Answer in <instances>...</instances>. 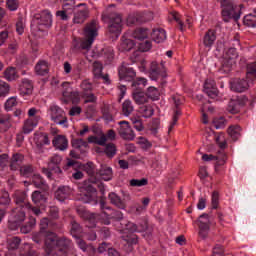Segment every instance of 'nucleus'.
Listing matches in <instances>:
<instances>
[{"mask_svg":"<svg viewBox=\"0 0 256 256\" xmlns=\"http://www.w3.org/2000/svg\"><path fill=\"white\" fill-rule=\"evenodd\" d=\"M43 249L47 256H67L69 249H71V239L50 232L46 234Z\"/></svg>","mask_w":256,"mask_h":256,"instance_id":"f257e3e1","label":"nucleus"},{"mask_svg":"<svg viewBox=\"0 0 256 256\" xmlns=\"http://www.w3.org/2000/svg\"><path fill=\"white\" fill-rule=\"evenodd\" d=\"M97 188L101 195H105V184H103L97 177L88 178L83 182V190L85 193L80 197L82 203H91L97 205Z\"/></svg>","mask_w":256,"mask_h":256,"instance_id":"f03ea898","label":"nucleus"},{"mask_svg":"<svg viewBox=\"0 0 256 256\" xmlns=\"http://www.w3.org/2000/svg\"><path fill=\"white\" fill-rule=\"evenodd\" d=\"M220 3V7L222 9L221 15L222 19L225 23H229L231 19L237 23L239 19H241V9L243 8V4H240L237 8L235 2L233 0H217Z\"/></svg>","mask_w":256,"mask_h":256,"instance_id":"7ed1b4c3","label":"nucleus"},{"mask_svg":"<svg viewBox=\"0 0 256 256\" xmlns=\"http://www.w3.org/2000/svg\"><path fill=\"white\" fill-rule=\"evenodd\" d=\"M102 20L108 23V33L114 37H119L123 31V16L116 12L103 13Z\"/></svg>","mask_w":256,"mask_h":256,"instance_id":"20e7f679","label":"nucleus"},{"mask_svg":"<svg viewBox=\"0 0 256 256\" xmlns=\"http://www.w3.org/2000/svg\"><path fill=\"white\" fill-rule=\"evenodd\" d=\"M62 161L63 157L59 154H54L49 158L47 168H42V173L50 180H53V173H56V175H63V170L61 169Z\"/></svg>","mask_w":256,"mask_h":256,"instance_id":"39448f33","label":"nucleus"},{"mask_svg":"<svg viewBox=\"0 0 256 256\" xmlns=\"http://www.w3.org/2000/svg\"><path fill=\"white\" fill-rule=\"evenodd\" d=\"M76 169L78 167L82 171H85L87 175L89 176V179L92 177H95V173H97L95 163L93 162H87L86 164L79 163L77 160H73L70 158H67V163L66 165L63 166L64 171H69V169Z\"/></svg>","mask_w":256,"mask_h":256,"instance_id":"423d86ee","label":"nucleus"},{"mask_svg":"<svg viewBox=\"0 0 256 256\" xmlns=\"http://www.w3.org/2000/svg\"><path fill=\"white\" fill-rule=\"evenodd\" d=\"M26 215L23 208H13L11 210L10 219L8 221V227L11 231H17L21 227V223L25 221Z\"/></svg>","mask_w":256,"mask_h":256,"instance_id":"0eeeda50","label":"nucleus"},{"mask_svg":"<svg viewBox=\"0 0 256 256\" xmlns=\"http://www.w3.org/2000/svg\"><path fill=\"white\" fill-rule=\"evenodd\" d=\"M198 235L201 239H207L209 237V231L211 230V220L209 219V214L203 213L199 216L198 220Z\"/></svg>","mask_w":256,"mask_h":256,"instance_id":"6e6552de","label":"nucleus"},{"mask_svg":"<svg viewBox=\"0 0 256 256\" xmlns=\"http://www.w3.org/2000/svg\"><path fill=\"white\" fill-rule=\"evenodd\" d=\"M247 96H240L236 99H231L227 106V112L232 115H237L241 111V107L247 105Z\"/></svg>","mask_w":256,"mask_h":256,"instance_id":"1a4fd4ad","label":"nucleus"},{"mask_svg":"<svg viewBox=\"0 0 256 256\" xmlns=\"http://www.w3.org/2000/svg\"><path fill=\"white\" fill-rule=\"evenodd\" d=\"M120 81H134L137 77V72L129 64L123 63L118 70Z\"/></svg>","mask_w":256,"mask_h":256,"instance_id":"9d476101","label":"nucleus"},{"mask_svg":"<svg viewBox=\"0 0 256 256\" xmlns=\"http://www.w3.org/2000/svg\"><path fill=\"white\" fill-rule=\"evenodd\" d=\"M119 125L118 134L120 137L125 141H133L135 139V132L131 129L129 123L127 121H120Z\"/></svg>","mask_w":256,"mask_h":256,"instance_id":"9b49d317","label":"nucleus"},{"mask_svg":"<svg viewBox=\"0 0 256 256\" xmlns=\"http://www.w3.org/2000/svg\"><path fill=\"white\" fill-rule=\"evenodd\" d=\"M51 111V119L56 123L57 125H64V127H67V117L63 116V111L59 106L53 105L50 107Z\"/></svg>","mask_w":256,"mask_h":256,"instance_id":"f8f14e48","label":"nucleus"},{"mask_svg":"<svg viewBox=\"0 0 256 256\" xmlns=\"http://www.w3.org/2000/svg\"><path fill=\"white\" fill-rule=\"evenodd\" d=\"M72 13L74 14L73 23L76 25H81L85 23V21H87V19L89 18V8H76Z\"/></svg>","mask_w":256,"mask_h":256,"instance_id":"ddd939ff","label":"nucleus"},{"mask_svg":"<svg viewBox=\"0 0 256 256\" xmlns=\"http://www.w3.org/2000/svg\"><path fill=\"white\" fill-rule=\"evenodd\" d=\"M204 93L210 97V99H215L219 95V90L217 89V84L213 79H207L204 83Z\"/></svg>","mask_w":256,"mask_h":256,"instance_id":"4468645a","label":"nucleus"},{"mask_svg":"<svg viewBox=\"0 0 256 256\" xmlns=\"http://www.w3.org/2000/svg\"><path fill=\"white\" fill-rule=\"evenodd\" d=\"M71 145L73 149L80 152V155H82L83 157L87 155V149H89V142L83 140V138L72 139Z\"/></svg>","mask_w":256,"mask_h":256,"instance_id":"2eb2a0df","label":"nucleus"},{"mask_svg":"<svg viewBox=\"0 0 256 256\" xmlns=\"http://www.w3.org/2000/svg\"><path fill=\"white\" fill-rule=\"evenodd\" d=\"M249 89V81L241 78H236L231 82V90L235 93H244Z\"/></svg>","mask_w":256,"mask_h":256,"instance_id":"dca6fc26","label":"nucleus"},{"mask_svg":"<svg viewBox=\"0 0 256 256\" xmlns=\"http://www.w3.org/2000/svg\"><path fill=\"white\" fill-rule=\"evenodd\" d=\"M36 19L38 20V25H42L43 27L49 28L53 25V18L50 11H42L36 16Z\"/></svg>","mask_w":256,"mask_h":256,"instance_id":"f3484780","label":"nucleus"},{"mask_svg":"<svg viewBox=\"0 0 256 256\" xmlns=\"http://www.w3.org/2000/svg\"><path fill=\"white\" fill-rule=\"evenodd\" d=\"M97 35V21L92 20L90 23L86 24L84 28V37L95 41V37H97Z\"/></svg>","mask_w":256,"mask_h":256,"instance_id":"a211bd4d","label":"nucleus"},{"mask_svg":"<svg viewBox=\"0 0 256 256\" xmlns=\"http://www.w3.org/2000/svg\"><path fill=\"white\" fill-rule=\"evenodd\" d=\"M132 99L136 103V105H145V103H149V98L147 94L143 90L134 89L132 92Z\"/></svg>","mask_w":256,"mask_h":256,"instance_id":"6ab92c4d","label":"nucleus"},{"mask_svg":"<svg viewBox=\"0 0 256 256\" xmlns=\"http://www.w3.org/2000/svg\"><path fill=\"white\" fill-rule=\"evenodd\" d=\"M23 161H25V156L21 153H14L10 159V170L17 171L20 169L21 165H23Z\"/></svg>","mask_w":256,"mask_h":256,"instance_id":"aec40b11","label":"nucleus"},{"mask_svg":"<svg viewBox=\"0 0 256 256\" xmlns=\"http://www.w3.org/2000/svg\"><path fill=\"white\" fill-rule=\"evenodd\" d=\"M32 184L37 189H41L44 193H47L49 191V184L45 182V179L42 178L41 174H34L32 176Z\"/></svg>","mask_w":256,"mask_h":256,"instance_id":"412c9836","label":"nucleus"},{"mask_svg":"<svg viewBox=\"0 0 256 256\" xmlns=\"http://www.w3.org/2000/svg\"><path fill=\"white\" fill-rule=\"evenodd\" d=\"M34 143L37 149H43V145H50L49 135L45 132L34 134Z\"/></svg>","mask_w":256,"mask_h":256,"instance_id":"4be33fe9","label":"nucleus"},{"mask_svg":"<svg viewBox=\"0 0 256 256\" xmlns=\"http://www.w3.org/2000/svg\"><path fill=\"white\" fill-rule=\"evenodd\" d=\"M53 147L56 149H59L60 151H65L67 147H69V141L67 140V137L64 135H58L55 136L52 140Z\"/></svg>","mask_w":256,"mask_h":256,"instance_id":"5701e85b","label":"nucleus"},{"mask_svg":"<svg viewBox=\"0 0 256 256\" xmlns=\"http://www.w3.org/2000/svg\"><path fill=\"white\" fill-rule=\"evenodd\" d=\"M39 124V116H35L33 118H28L27 120L24 121L23 124V133L25 135H29L33 129Z\"/></svg>","mask_w":256,"mask_h":256,"instance_id":"b1692460","label":"nucleus"},{"mask_svg":"<svg viewBox=\"0 0 256 256\" xmlns=\"http://www.w3.org/2000/svg\"><path fill=\"white\" fill-rule=\"evenodd\" d=\"M71 194V188H69V186H60L57 188V190L54 193L55 199H57V201H65V199H67L69 197V195Z\"/></svg>","mask_w":256,"mask_h":256,"instance_id":"393cba45","label":"nucleus"},{"mask_svg":"<svg viewBox=\"0 0 256 256\" xmlns=\"http://www.w3.org/2000/svg\"><path fill=\"white\" fill-rule=\"evenodd\" d=\"M159 75L161 77H166L165 70H161L157 62H152L150 65V78L153 81H157V79L159 78Z\"/></svg>","mask_w":256,"mask_h":256,"instance_id":"a878e982","label":"nucleus"},{"mask_svg":"<svg viewBox=\"0 0 256 256\" xmlns=\"http://www.w3.org/2000/svg\"><path fill=\"white\" fill-rule=\"evenodd\" d=\"M19 91L20 95H31V93H33V81L29 79H22Z\"/></svg>","mask_w":256,"mask_h":256,"instance_id":"bb28decb","label":"nucleus"},{"mask_svg":"<svg viewBox=\"0 0 256 256\" xmlns=\"http://www.w3.org/2000/svg\"><path fill=\"white\" fill-rule=\"evenodd\" d=\"M104 181L113 179V169L107 165H101V168L96 172Z\"/></svg>","mask_w":256,"mask_h":256,"instance_id":"cd10ccee","label":"nucleus"},{"mask_svg":"<svg viewBox=\"0 0 256 256\" xmlns=\"http://www.w3.org/2000/svg\"><path fill=\"white\" fill-rule=\"evenodd\" d=\"M14 201L16 205H20V207H26L27 209H31V204L27 202V194L25 192H16L14 196Z\"/></svg>","mask_w":256,"mask_h":256,"instance_id":"c85d7f7f","label":"nucleus"},{"mask_svg":"<svg viewBox=\"0 0 256 256\" xmlns=\"http://www.w3.org/2000/svg\"><path fill=\"white\" fill-rule=\"evenodd\" d=\"M120 225L122 227V229L120 230V233H132V234H135L138 231L137 224H135V223H133L131 221L123 220Z\"/></svg>","mask_w":256,"mask_h":256,"instance_id":"c756f323","label":"nucleus"},{"mask_svg":"<svg viewBox=\"0 0 256 256\" xmlns=\"http://www.w3.org/2000/svg\"><path fill=\"white\" fill-rule=\"evenodd\" d=\"M44 191L36 190L32 193V201L34 205H43V203H47V194Z\"/></svg>","mask_w":256,"mask_h":256,"instance_id":"7c9ffc66","label":"nucleus"},{"mask_svg":"<svg viewBox=\"0 0 256 256\" xmlns=\"http://www.w3.org/2000/svg\"><path fill=\"white\" fill-rule=\"evenodd\" d=\"M36 225H37V218L30 216L28 218V221L26 222V224H24L20 227V231L24 235H27V233H31V231H33V229L35 228Z\"/></svg>","mask_w":256,"mask_h":256,"instance_id":"2f4dec72","label":"nucleus"},{"mask_svg":"<svg viewBox=\"0 0 256 256\" xmlns=\"http://www.w3.org/2000/svg\"><path fill=\"white\" fill-rule=\"evenodd\" d=\"M217 39V32L215 30H208L203 38V45L205 47H213V43H215Z\"/></svg>","mask_w":256,"mask_h":256,"instance_id":"473e14b6","label":"nucleus"},{"mask_svg":"<svg viewBox=\"0 0 256 256\" xmlns=\"http://www.w3.org/2000/svg\"><path fill=\"white\" fill-rule=\"evenodd\" d=\"M151 37L155 43H163V41L167 39V33L163 28L154 29L151 33Z\"/></svg>","mask_w":256,"mask_h":256,"instance_id":"72a5a7b5","label":"nucleus"},{"mask_svg":"<svg viewBox=\"0 0 256 256\" xmlns=\"http://www.w3.org/2000/svg\"><path fill=\"white\" fill-rule=\"evenodd\" d=\"M70 225V235H72L74 239H79V237H81V234L83 233V227H81V224H79V222H77L76 220H71Z\"/></svg>","mask_w":256,"mask_h":256,"instance_id":"f704fd0d","label":"nucleus"},{"mask_svg":"<svg viewBox=\"0 0 256 256\" xmlns=\"http://www.w3.org/2000/svg\"><path fill=\"white\" fill-rule=\"evenodd\" d=\"M35 71L37 75L45 77L49 73V63L45 60H40L35 66Z\"/></svg>","mask_w":256,"mask_h":256,"instance_id":"c9c22d12","label":"nucleus"},{"mask_svg":"<svg viewBox=\"0 0 256 256\" xmlns=\"http://www.w3.org/2000/svg\"><path fill=\"white\" fill-rule=\"evenodd\" d=\"M108 199L112 205H115V207H118V209H125V201L121 199L119 195L115 192H111L108 195Z\"/></svg>","mask_w":256,"mask_h":256,"instance_id":"e433bc0d","label":"nucleus"},{"mask_svg":"<svg viewBox=\"0 0 256 256\" xmlns=\"http://www.w3.org/2000/svg\"><path fill=\"white\" fill-rule=\"evenodd\" d=\"M121 233V239L125 241L128 245H137L139 243V238L136 234H133L131 232H120Z\"/></svg>","mask_w":256,"mask_h":256,"instance_id":"4c0bfd02","label":"nucleus"},{"mask_svg":"<svg viewBox=\"0 0 256 256\" xmlns=\"http://www.w3.org/2000/svg\"><path fill=\"white\" fill-rule=\"evenodd\" d=\"M9 205H11V197L9 196V192L0 191V209H5L7 213V209H9Z\"/></svg>","mask_w":256,"mask_h":256,"instance_id":"58836bf2","label":"nucleus"},{"mask_svg":"<svg viewBox=\"0 0 256 256\" xmlns=\"http://www.w3.org/2000/svg\"><path fill=\"white\" fill-rule=\"evenodd\" d=\"M233 65H235V60L229 59V58H224L219 71L221 73H231V71L233 69Z\"/></svg>","mask_w":256,"mask_h":256,"instance_id":"ea45409f","label":"nucleus"},{"mask_svg":"<svg viewBox=\"0 0 256 256\" xmlns=\"http://www.w3.org/2000/svg\"><path fill=\"white\" fill-rule=\"evenodd\" d=\"M246 69V78L253 83L256 79V61L248 63Z\"/></svg>","mask_w":256,"mask_h":256,"instance_id":"a19ab883","label":"nucleus"},{"mask_svg":"<svg viewBox=\"0 0 256 256\" xmlns=\"http://www.w3.org/2000/svg\"><path fill=\"white\" fill-rule=\"evenodd\" d=\"M149 36V29L147 28H137L132 33V37L134 39H137L138 41H143L144 39H147Z\"/></svg>","mask_w":256,"mask_h":256,"instance_id":"79ce46f5","label":"nucleus"},{"mask_svg":"<svg viewBox=\"0 0 256 256\" xmlns=\"http://www.w3.org/2000/svg\"><path fill=\"white\" fill-rule=\"evenodd\" d=\"M135 48V41L132 39L125 38L122 40L119 46V51L125 53V51H131Z\"/></svg>","mask_w":256,"mask_h":256,"instance_id":"37998d69","label":"nucleus"},{"mask_svg":"<svg viewBox=\"0 0 256 256\" xmlns=\"http://www.w3.org/2000/svg\"><path fill=\"white\" fill-rule=\"evenodd\" d=\"M227 132L233 141H238L239 137H241V126H230Z\"/></svg>","mask_w":256,"mask_h":256,"instance_id":"c03bdc74","label":"nucleus"},{"mask_svg":"<svg viewBox=\"0 0 256 256\" xmlns=\"http://www.w3.org/2000/svg\"><path fill=\"white\" fill-rule=\"evenodd\" d=\"M104 153L108 159H113L117 155V146L114 143H108L105 145Z\"/></svg>","mask_w":256,"mask_h":256,"instance_id":"a18cd8bd","label":"nucleus"},{"mask_svg":"<svg viewBox=\"0 0 256 256\" xmlns=\"http://www.w3.org/2000/svg\"><path fill=\"white\" fill-rule=\"evenodd\" d=\"M135 111V108L133 107V102L131 100H125L122 104V113L125 117H129L131 113Z\"/></svg>","mask_w":256,"mask_h":256,"instance_id":"49530a36","label":"nucleus"},{"mask_svg":"<svg viewBox=\"0 0 256 256\" xmlns=\"http://www.w3.org/2000/svg\"><path fill=\"white\" fill-rule=\"evenodd\" d=\"M92 67L94 78L101 79L103 75V64L100 61H94Z\"/></svg>","mask_w":256,"mask_h":256,"instance_id":"de8ad7c7","label":"nucleus"},{"mask_svg":"<svg viewBox=\"0 0 256 256\" xmlns=\"http://www.w3.org/2000/svg\"><path fill=\"white\" fill-rule=\"evenodd\" d=\"M76 239H77L76 243H77L79 249H81V251L85 252V251H87V249H90V251L92 253H95L97 251V249H95L93 247V245H88L87 242H85V240H83V239H80V237H78Z\"/></svg>","mask_w":256,"mask_h":256,"instance_id":"09e8293b","label":"nucleus"},{"mask_svg":"<svg viewBox=\"0 0 256 256\" xmlns=\"http://www.w3.org/2000/svg\"><path fill=\"white\" fill-rule=\"evenodd\" d=\"M146 96L148 97V99H152V101H159L160 93L157 88L150 86L147 89Z\"/></svg>","mask_w":256,"mask_h":256,"instance_id":"8fccbe9b","label":"nucleus"},{"mask_svg":"<svg viewBox=\"0 0 256 256\" xmlns=\"http://www.w3.org/2000/svg\"><path fill=\"white\" fill-rule=\"evenodd\" d=\"M4 77L7 79V81H15L17 79V70L15 67L7 68L4 71Z\"/></svg>","mask_w":256,"mask_h":256,"instance_id":"3c124183","label":"nucleus"},{"mask_svg":"<svg viewBox=\"0 0 256 256\" xmlns=\"http://www.w3.org/2000/svg\"><path fill=\"white\" fill-rule=\"evenodd\" d=\"M46 237H47V234L38 231L32 234V241H34L36 245H43V242L45 243Z\"/></svg>","mask_w":256,"mask_h":256,"instance_id":"603ef678","label":"nucleus"},{"mask_svg":"<svg viewBox=\"0 0 256 256\" xmlns=\"http://www.w3.org/2000/svg\"><path fill=\"white\" fill-rule=\"evenodd\" d=\"M131 86L135 87L134 89H139L140 91H143L145 87H147V79L139 77L132 82Z\"/></svg>","mask_w":256,"mask_h":256,"instance_id":"864d4df0","label":"nucleus"},{"mask_svg":"<svg viewBox=\"0 0 256 256\" xmlns=\"http://www.w3.org/2000/svg\"><path fill=\"white\" fill-rule=\"evenodd\" d=\"M40 233H44L45 235H49V233H53V231L49 230V219L42 218L40 221Z\"/></svg>","mask_w":256,"mask_h":256,"instance_id":"5fc2aeb1","label":"nucleus"},{"mask_svg":"<svg viewBox=\"0 0 256 256\" xmlns=\"http://www.w3.org/2000/svg\"><path fill=\"white\" fill-rule=\"evenodd\" d=\"M19 169L20 175H22V177H31V175H33V165H23Z\"/></svg>","mask_w":256,"mask_h":256,"instance_id":"6e6d98bb","label":"nucleus"},{"mask_svg":"<svg viewBox=\"0 0 256 256\" xmlns=\"http://www.w3.org/2000/svg\"><path fill=\"white\" fill-rule=\"evenodd\" d=\"M149 185V180L147 178L142 179H131L130 180V187H145Z\"/></svg>","mask_w":256,"mask_h":256,"instance_id":"4d7b16f0","label":"nucleus"},{"mask_svg":"<svg viewBox=\"0 0 256 256\" xmlns=\"http://www.w3.org/2000/svg\"><path fill=\"white\" fill-rule=\"evenodd\" d=\"M243 24L246 27H256V16L252 14H248L243 19Z\"/></svg>","mask_w":256,"mask_h":256,"instance_id":"13d9d810","label":"nucleus"},{"mask_svg":"<svg viewBox=\"0 0 256 256\" xmlns=\"http://www.w3.org/2000/svg\"><path fill=\"white\" fill-rule=\"evenodd\" d=\"M63 9L68 11V13H72L77 9L75 6V0H63Z\"/></svg>","mask_w":256,"mask_h":256,"instance_id":"bf43d9fd","label":"nucleus"},{"mask_svg":"<svg viewBox=\"0 0 256 256\" xmlns=\"http://www.w3.org/2000/svg\"><path fill=\"white\" fill-rule=\"evenodd\" d=\"M140 111L142 113V117L145 119H149V117H153V114L155 113V110L151 106H142L140 108Z\"/></svg>","mask_w":256,"mask_h":256,"instance_id":"052dcab7","label":"nucleus"},{"mask_svg":"<svg viewBox=\"0 0 256 256\" xmlns=\"http://www.w3.org/2000/svg\"><path fill=\"white\" fill-rule=\"evenodd\" d=\"M127 23L128 25H139V12H133L128 15Z\"/></svg>","mask_w":256,"mask_h":256,"instance_id":"680f3d73","label":"nucleus"},{"mask_svg":"<svg viewBox=\"0 0 256 256\" xmlns=\"http://www.w3.org/2000/svg\"><path fill=\"white\" fill-rule=\"evenodd\" d=\"M13 107H17V98L10 97L4 104L5 111H11Z\"/></svg>","mask_w":256,"mask_h":256,"instance_id":"e2e57ef3","label":"nucleus"},{"mask_svg":"<svg viewBox=\"0 0 256 256\" xmlns=\"http://www.w3.org/2000/svg\"><path fill=\"white\" fill-rule=\"evenodd\" d=\"M10 86L4 82L0 81V97H5L6 95H9Z\"/></svg>","mask_w":256,"mask_h":256,"instance_id":"0e129e2a","label":"nucleus"},{"mask_svg":"<svg viewBox=\"0 0 256 256\" xmlns=\"http://www.w3.org/2000/svg\"><path fill=\"white\" fill-rule=\"evenodd\" d=\"M101 112L105 121H113V115H111V112L109 111V106H104Z\"/></svg>","mask_w":256,"mask_h":256,"instance_id":"69168bd1","label":"nucleus"},{"mask_svg":"<svg viewBox=\"0 0 256 256\" xmlns=\"http://www.w3.org/2000/svg\"><path fill=\"white\" fill-rule=\"evenodd\" d=\"M83 97L85 98L84 103H97V96H95V94L93 93H85L83 95Z\"/></svg>","mask_w":256,"mask_h":256,"instance_id":"338daca9","label":"nucleus"},{"mask_svg":"<svg viewBox=\"0 0 256 256\" xmlns=\"http://www.w3.org/2000/svg\"><path fill=\"white\" fill-rule=\"evenodd\" d=\"M212 209H218L219 207V192L214 191L212 193Z\"/></svg>","mask_w":256,"mask_h":256,"instance_id":"774afa93","label":"nucleus"}]
</instances>
